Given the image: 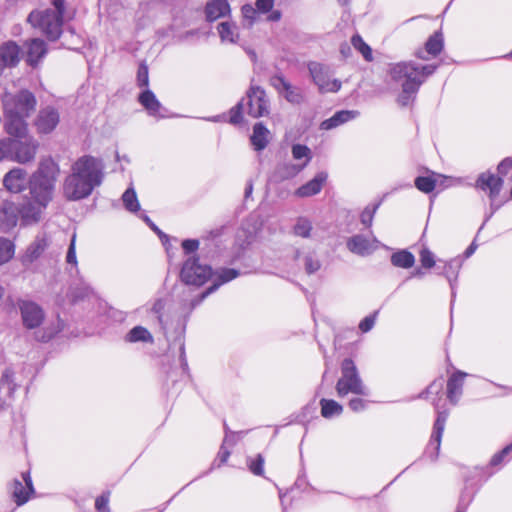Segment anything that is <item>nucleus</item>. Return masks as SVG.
<instances>
[{"instance_id":"nucleus-61","label":"nucleus","mask_w":512,"mask_h":512,"mask_svg":"<svg viewBox=\"0 0 512 512\" xmlns=\"http://www.w3.org/2000/svg\"><path fill=\"white\" fill-rule=\"evenodd\" d=\"M108 496L106 495H101L99 497L96 498V501H95V507L97 510L99 511H107L108 512Z\"/></svg>"},{"instance_id":"nucleus-21","label":"nucleus","mask_w":512,"mask_h":512,"mask_svg":"<svg viewBox=\"0 0 512 512\" xmlns=\"http://www.w3.org/2000/svg\"><path fill=\"white\" fill-rule=\"evenodd\" d=\"M21 48L14 41H7L0 46V57L7 68L15 67L20 61Z\"/></svg>"},{"instance_id":"nucleus-59","label":"nucleus","mask_w":512,"mask_h":512,"mask_svg":"<svg viewBox=\"0 0 512 512\" xmlns=\"http://www.w3.org/2000/svg\"><path fill=\"white\" fill-rule=\"evenodd\" d=\"M75 238H76V236L73 235L70 245H69V248H68V251H67V256H66V260L70 264L77 263L76 252H75Z\"/></svg>"},{"instance_id":"nucleus-5","label":"nucleus","mask_w":512,"mask_h":512,"mask_svg":"<svg viewBox=\"0 0 512 512\" xmlns=\"http://www.w3.org/2000/svg\"><path fill=\"white\" fill-rule=\"evenodd\" d=\"M336 392L339 397H344L349 393L368 396L369 390L364 385L357 367L350 358L343 360L341 364V377L336 383Z\"/></svg>"},{"instance_id":"nucleus-56","label":"nucleus","mask_w":512,"mask_h":512,"mask_svg":"<svg viewBox=\"0 0 512 512\" xmlns=\"http://www.w3.org/2000/svg\"><path fill=\"white\" fill-rule=\"evenodd\" d=\"M11 152V138L0 139V161Z\"/></svg>"},{"instance_id":"nucleus-25","label":"nucleus","mask_w":512,"mask_h":512,"mask_svg":"<svg viewBox=\"0 0 512 512\" xmlns=\"http://www.w3.org/2000/svg\"><path fill=\"white\" fill-rule=\"evenodd\" d=\"M466 375L467 374L464 372L457 371L453 373L447 381V398L452 404H456L462 394L464 378Z\"/></svg>"},{"instance_id":"nucleus-31","label":"nucleus","mask_w":512,"mask_h":512,"mask_svg":"<svg viewBox=\"0 0 512 512\" xmlns=\"http://www.w3.org/2000/svg\"><path fill=\"white\" fill-rule=\"evenodd\" d=\"M391 263L396 267L408 269L414 265L415 257L411 252L401 250L392 254Z\"/></svg>"},{"instance_id":"nucleus-30","label":"nucleus","mask_w":512,"mask_h":512,"mask_svg":"<svg viewBox=\"0 0 512 512\" xmlns=\"http://www.w3.org/2000/svg\"><path fill=\"white\" fill-rule=\"evenodd\" d=\"M356 111L342 110L336 112L331 118L324 120L321 123V129L330 130L333 129L356 116Z\"/></svg>"},{"instance_id":"nucleus-63","label":"nucleus","mask_w":512,"mask_h":512,"mask_svg":"<svg viewBox=\"0 0 512 512\" xmlns=\"http://www.w3.org/2000/svg\"><path fill=\"white\" fill-rule=\"evenodd\" d=\"M11 383H12V372L10 370H6L1 378V384L7 385L8 390H11Z\"/></svg>"},{"instance_id":"nucleus-53","label":"nucleus","mask_w":512,"mask_h":512,"mask_svg":"<svg viewBox=\"0 0 512 512\" xmlns=\"http://www.w3.org/2000/svg\"><path fill=\"white\" fill-rule=\"evenodd\" d=\"M242 14H243V17L245 19H248L251 21V23L256 19V15H257V8H254L252 5L250 4H245L244 6H242Z\"/></svg>"},{"instance_id":"nucleus-54","label":"nucleus","mask_w":512,"mask_h":512,"mask_svg":"<svg viewBox=\"0 0 512 512\" xmlns=\"http://www.w3.org/2000/svg\"><path fill=\"white\" fill-rule=\"evenodd\" d=\"M511 168H512V157H507L499 163L497 170L500 175L505 176L508 174V172Z\"/></svg>"},{"instance_id":"nucleus-45","label":"nucleus","mask_w":512,"mask_h":512,"mask_svg":"<svg viewBox=\"0 0 512 512\" xmlns=\"http://www.w3.org/2000/svg\"><path fill=\"white\" fill-rule=\"evenodd\" d=\"M380 203H376L374 205H369L365 207V209L362 211L360 215V221L361 223L366 227H371L373 223L374 215L379 208Z\"/></svg>"},{"instance_id":"nucleus-24","label":"nucleus","mask_w":512,"mask_h":512,"mask_svg":"<svg viewBox=\"0 0 512 512\" xmlns=\"http://www.w3.org/2000/svg\"><path fill=\"white\" fill-rule=\"evenodd\" d=\"M327 180L326 172H319L312 180L300 186L295 195L298 197H310L318 194Z\"/></svg>"},{"instance_id":"nucleus-18","label":"nucleus","mask_w":512,"mask_h":512,"mask_svg":"<svg viewBox=\"0 0 512 512\" xmlns=\"http://www.w3.org/2000/svg\"><path fill=\"white\" fill-rule=\"evenodd\" d=\"M19 218V206L12 201H3L0 207V223L3 229L9 230L14 228Z\"/></svg>"},{"instance_id":"nucleus-52","label":"nucleus","mask_w":512,"mask_h":512,"mask_svg":"<svg viewBox=\"0 0 512 512\" xmlns=\"http://www.w3.org/2000/svg\"><path fill=\"white\" fill-rule=\"evenodd\" d=\"M349 408L354 412L363 411L367 406V401L361 398H353L348 403Z\"/></svg>"},{"instance_id":"nucleus-37","label":"nucleus","mask_w":512,"mask_h":512,"mask_svg":"<svg viewBox=\"0 0 512 512\" xmlns=\"http://www.w3.org/2000/svg\"><path fill=\"white\" fill-rule=\"evenodd\" d=\"M14 255V244L0 237V265L7 263Z\"/></svg>"},{"instance_id":"nucleus-46","label":"nucleus","mask_w":512,"mask_h":512,"mask_svg":"<svg viewBox=\"0 0 512 512\" xmlns=\"http://www.w3.org/2000/svg\"><path fill=\"white\" fill-rule=\"evenodd\" d=\"M292 155L295 159L306 158L304 163H308L310 160V149L305 145L296 144L292 147Z\"/></svg>"},{"instance_id":"nucleus-58","label":"nucleus","mask_w":512,"mask_h":512,"mask_svg":"<svg viewBox=\"0 0 512 512\" xmlns=\"http://www.w3.org/2000/svg\"><path fill=\"white\" fill-rule=\"evenodd\" d=\"M274 0H256V8L259 12L267 13L273 8Z\"/></svg>"},{"instance_id":"nucleus-40","label":"nucleus","mask_w":512,"mask_h":512,"mask_svg":"<svg viewBox=\"0 0 512 512\" xmlns=\"http://www.w3.org/2000/svg\"><path fill=\"white\" fill-rule=\"evenodd\" d=\"M305 166L306 163L302 165L284 164L278 169V173L282 179H289L296 176Z\"/></svg>"},{"instance_id":"nucleus-42","label":"nucleus","mask_w":512,"mask_h":512,"mask_svg":"<svg viewBox=\"0 0 512 512\" xmlns=\"http://www.w3.org/2000/svg\"><path fill=\"white\" fill-rule=\"evenodd\" d=\"M415 186L421 192L430 193L436 187V180L432 177L420 176L415 179Z\"/></svg>"},{"instance_id":"nucleus-27","label":"nucleus","mask_w":512,"mask_h":512,"mask_svg":"<svg viewBox=\"0 0 512 512\" xmlns=\"http://www.w3.org/2000/svg\"><path fill=\"white\" fill-rule=\"evenodd\" d=\"M240 272L233 268H223L216 273V278L213 284L207 288L201 295V300L206 298L211 293L215 292L221 285L237 278Z\"/></svg>"},{"instance_id":"nucleus-3","label":"nucleus","mask_w":512,"mask_h":512,"mask_svg":"<svg viewBox=\"0 0 512 512\" xmlns=\"http://www.w3.org/2000/svg\"><path fill=\"white\" fill-rule=\"evenodd\" d=\"M53 9L43 11L34 10L27 18V21L41 31L51 41L57 40L62 33L64 22L65 0H52Z\"/></svg>"},{"instance_id":"nucleus-28","label":"nucleus","mask_w":512,"mask_h":512,"mask_svg":"<svg viewBox=\"0 0 512 512\" xmlns=\"http://www.w3.org/2000/svg\"><path fill=\"white\" fill-rule=\"evenodd\" d=\"M138 100L150 115L161 116L162 105L151 90L146 89L143 91L139 95Z\"/></svg>"},{"instance_id":"nucleus-49","label":"nucleus","mask_w":512,"mask_h":512,"mask_svg":"<svg viewBox=\"0 0 512 512\" xmlns=\"http://www.w3.org/2000/svg\"><path fill=\"white\" fill-rule=\"evenodd\" d=\"M264 458L261 454H258L255 460L249 461V469L255 475L263 474Z\"/></svg>"},{"instance_id":"nucleus-4","label":"nucleus","mask_w":512,"mask_h":512,"mask_svg":"<svg viewBox=\"0 0 512 512\" xmlns=\"http://www.w3.org/2000/svg\"><path fill=\"white\" fill-rule=\"evenodd\" d=\"M435 65L419 66L412 62H400L390 68L391 78L400 82L404 92H417L425 78L433 74Z\"/></svg>"},{"instance_id":"nucleus-10","label":"nucleus","mask_w":512,"mask_h":512,"mask_svg":"<svg viewBox=\"0 0 512 512\" xmlns=\"http://www.w3.org/2000/svg\"><path fill=\"white\" fill-rule=\"evenodd\" d=\"M17 306L20 310L23 326L27 329L39 327L45 318V313L40 305L29 300H18Z\"/></svg>"},{"instance_id":"nucleus-35","label":"nucleus","mask_w":512,"mask_h":512,"mask_svg":"<svg viewBox=\"0 0 512 512\" xmlns=\"http://www.w3.org/2000/svg\"><path fill=\"white\" fill-rule=\"evenodd\" d=\"M443 49V38L441 33L436 32L430 36L425 43V51L432 55L437 56Z\"/></svg>"},{"instance_id":"nucleus-11","label":"nucleus","mask_w":512,"mask_h":512,"mask_svg":"<svg viewBox=\"0 0 512 512\" xmlns=\"http://www.w3.org/2000/svg\"><path fill=\"white\" fill-rule=\"evenodd\" d=\"M269 82L289 103L299 105L304 102L305 95L302 89L292 85L282 74L272 76Z\"/></svg>"},{"instance_id":"nucleus-43","label":"nucleus","mask_w":512,"mask_h":512,"mask_svg":"<svg viewBox=\"0 0 512 512\" xmlns=\"http://www.w3.org/2000/svg\"><path fill=\"white\" fill-rule=\"evenodd\" d=\"M351 42L355 49H357L366 60L372 59L371 48L363 41L359 35H354Z\"/></svg>"},{"instance_id":"nucleus-8","label":"nucleus","mask_w":512,"mask_h":512,"mask_svg":"<svg viewBox=\"0 0 512 512\" xmlns=\"http://www.w3.org/2000/svg\"><path fill=\"white\" fill-rule=\"evenodd\" d=\"M212 275L209 266H203L198 263L195 257L189 258L182 267L180 277L188 285L200 286L204 284Z\"/></svg>"},{"instance_id":"nucleus-51","label":"nucleus","mask_w":512,"mask_h":512,"mask_svg":"<svg viewBox=\"0 0 512 512\" xmlns=\"http://www.w3.org/2000/svg\"><path fill=\"white\" fill-rule=\"evenodd\" d=\"M242 109H243V103L240 102L230 110V123L238 124L241 122Z\"/></svg>"},{"instance_id":"nucleus-48","label":"nucleus","mask_w":512,"mask_h":512,"mask_svg":"<svg viewBox=\"0 0 512 512\" xmlns=\"http://www.w3.org/2000/svg\"><path fill=\"white\" fill-rule=\"evenodd\" d=\"M137 83L140 87H147L149 84L148 67L143 63L138 68Z\"/></svg>"},{"instance_id":"nucleus-16","label":"nucleus","mask_w":512,"mask_h":512,"mask_svg":"<svg viewBox=\"0 0 512 512\" xmlns=\"http://www.w3.org/2000/svg\"><path fill=\"white\" fill-rule=\"evenodd\" d=\"M378 240H368L363 235H355L347 240V248L354 254L366 256L378 248Z\"/></svg>"},{"instance_id":"nucleus-20","label":"nucleus","mask_w":512,"mask_h":512,"mask_svg":"<svg viewBox=\"0 0 512 512\" xmlns=\"http://www.w3.org/2000/svg\"><path fill=\"white\" fill-rule=\"evenodd\" d=\"M26 45H27L26 62L30 66L35 67L47 53L46 43L42 39L34 38V39H31L30 41L26 42Z\"/></svg>"},{"instance_id":"nucleus-50","label":"nucleus","mask_w":512,"mask_h":512,"mask_svg":"<svg viewBox=\"0 0 512 512\" xmlns=\"http://www.w3.org/2000/svg\"><path fill=\"white\" fill-rule=\"evenodd\" d=\"M57 332H58L57 330L47 327L41 331L36 332L35 338H36V340H38L40 342H48L49 340H51L54 337V335Z\"/></svg>"},{"instance_id":"nucleus-1","label":"nucleus","mask_w":512,"mask_h":512,"mask_svg":"<svg viewBox=\"0 0 512 512\" xmlns=\"http://www.w3.org/2000/svg\"><path fill=\"white\" fill-rule=\"evenodd\" d=\"M102 162L90 155L78 158L71 166V173L62 185L63 196L68 201H78L88 197L99 186L103 178Z\"/></svg>"},{"instance_id":"nucleus-2","label":"nucleus","mask_w":512,"mask_h":512,"mask_svg":"<svg viewBox=\"0 0 512 512\" xmlns=\"http://www.w3.org/2000/svg\"><path fill=\"white\" fill-rule=\"evenodd\" d=\"M59 173V165L51 157L42 158L29 180L30 197L48 206L53 199Z\"/></svg>"},{"instance_id":"nucleus-62","label":"nucleus","mask_w":512,"mask_h":512,"mask_svg":"<svg viewBox=\"0 0 512 512\" xmlns=\"http://www.w3.org/2000/svg\"><path fill=\"white\" fill-rule=\"evenodd\" d=\"M415 92H404L402 90V93L399 95L397 101L401 106H407L411 100V95Z\"/></svg>"},{"instance_id":"nucleus-15","label":"nucleus","mask_w":512,"mask_h":512,"mask_svg":"<svg viewBox=\"0 0 512 512\" xmlns=\"http://www.w3.org/2000/svg\"><path fill=\"white\" fill-rule=\"evenodd\" d=\"M27 118L19 115H6L4 124L6 133L13 137L12 139H23L29 136Z\"/></svg>"},{"instance_id":"nucleus-32","label":"nucleus","mask_w":512,"mask_h":512,"mask_svg":"<svg viewBox=\"0 0 512 512\" xmlns=\"http://www.w3.org/2000/svg\"><path fill=\"white\" fill-rule=\"evenodd\" d=\"M446 419H447L446 413L438 412V416L434 423L433 433L431 435V440H430V444H433V443L436 444L435 449L437 452L439 451V448H440L441 438H442V434L444 431Z\"/></svg>"},{"instance_id":"nucleus-13","label":"nucleus","mask_w":512,"mask_h":512,"mask_svg":"<svg viewBox=\"0 0 512 512\" xmlns=\"http://www.w3.org/2000/svg\"><path fill=\"white\" fill-rule=\"evenodd\" d=\"M47 205L41 202L35 201V199L26 198L19 205L20 220L23 225H33L38 223Z\"/></svg>"},{"instance_id":"nucleus-22","label":"nucleus","mask_w":512,"mask_h":512,"mask_svg":"<svg viewBox=\"0 0 512 512\" xmlns=\"http://www.w3.org/2000/svg\"><path fill=\"white\" fill-rule=\"evenodd\" d=\"M205 18L208 22H214L230 13V5L227 0H209L205 6Z\"/></svg>"},{"instance_id":"nucleus-9","label":"nucleus","mask_w":512,"mask_h":512,"mask_svg":"<svg viewBox=\"0 0 512 512\" xmlns=\"http://www.w3.org/2000/svg\"><path fill=\"white\" fill-rule=\"evenodd\" d=\"M39 143L32 136L23 139H11V152L13 159L19 163L25 164L35 159Z\"/></svg>"},{"instance_id":"nucleus-41","label":"nucleus","mask_w":512,"mask_h":512,"mask_svg":"<svg viewBox=\"0 0 512 512\" xmlns=\"http://www.w3.org/2000/svg\"><path fill=\"white\" fill-rule=\"evenodd\" d=\"M312 230V224L311 222L303 217L298 218L295 226H294V233L297 236L308 238L310 236V232Z\"/></svg>"},{"instance_id":"nucleus-12","label":"nucleus","mask_w":512,"mask_h":512,"mask_svg":"<svg viewBox=\"0 0 512 512\" xmlns=\"http://www.w3.org/2000/svg\"><path fill=\"white\" fill-rule=\"evenodd\" d=\"M248 114L259 118L268 114V100L265 91L259 86H252L247 92Z\"/></svg>"},{"instance_id":"nucleus-38","label":"nucleus","mask_w":512,"mask_h":512,"mask_svg":"<svg viewBox=\"0 0 512 512\" xmlns=\"http://www.w3.org/2000/svg\"><path fill=\"white\" fill-rule=\"evenodd\" d=\"M124 206L130 212H137L140 205L137 200L136 193L133 188H128L122 195Z\"/></svg>"},{"instance_id":"nucleus-17","label":"nucleus","mask_w":512,"mask_h":512,"mask_svg":"<svg viewBox=\"0 0 512 512\" xmlns=\"http://www.w3.org/2000/svg\"><path fill=\"white\" fill-rule=\"evenodd\" d=\"M502 186L503 179L490 172L481 173L476 181L477 188L483 191H489V197L491 200H494L499 195Z\"/></svg>"},{"instance_id":"nucleus-33","label":"nucleus","mask_w":512,"mask_h":512,"mask_svg":"<svg viewBox=\"0 0 512 512\" xmlns=\"http://www.w3.org/2000/svg\"><path fill=\"white\" fill-rule=\"evenodd\" d=\"M219 36L223 42L235 43L238 38L236 26L230 22H221L217 27Z\"/></svg>"},{"instance_id":"nucleus-26","label":"nucleus","mask_w":512,"mask_h":512,"mask_svg":"<svg viewBox=\"0 0 512 512\" xmlns=\"http://www.w3.org/2000/svg\"><path fill=\"white\" fill-rule=\"evenodd\" d=\"M26 172L21 168L10 170L4 177V186L11 192L18 193L25 186Z\"/></svg>"},{"instance_id":"nucleus-23","label":"nucleus","mask_w":512,"mask_h":512,"mask_svg":"<svg viewBox=\"0 0 512 512\" xmlns=\"http://www.w3.org/2000/svg\"><path fill=\"white\" fill-rule=\"evenodd\" d=\"M48 242L45 236H37L35 240L28 246L22 257V264L28 266L37 260L45 251Z\"/></svg>"},{"instance_id":"nucleus-64","label":"nucleus","mask_w":512,"mask_h":512,"mask_svg":"<svg viewBox=\"0 0 512 512\" xmlns=\"http://www.w3.org/2000/svg\"><path fill=\"white\" fill-rule=\"evenodd\" d=\"M229 455H230V452L228 450L224 449V447H221V450L218 454L220 462L225 463L227 461Z\"/></svg>"},{"instance_id":"nucleus-47","label":"nucleus","mask_w":512,"mask_h":512,"mask_svg":"<svg viewBox=\"0 0 512 512\" xmlns=\"http://www.w3.org/2000/svg\"><path fill=\"white\" fill-rule=\"evenodd\" d=\"M420 261L424 268H432L435 265L434 254L427 248L420 251Z\"/></svg>"},{"instance_id":"nucleus-57","label":"nucleus","mask_w":512,"mask_h":512,"mask_svg":"<svg viewBox=\"0 0 512 512\" xmlns=\"http://www.w3.org/2000/svg\"><path fill=\"white\" fill-rule=\"evenodd\" d=\"M375 323V315L365 317L359 324V329L366 333L372 329Z\"/></svg>"},{"instance_id":"nucleus-60","label":"nucleus","mask_w":512,"mask_h":512,"mask_svg":"<svg viewBox=\"0 0 512 512\" xmlns=\"http://www.w3.org/2000/svg\"><path fill=\"white\" fill-rule=\"evenodd\" d=\"M182 247L186 253H192L199 247V241L194 239H187L182 242Z\"/></svg>"},{"instance_id":"nucleus-14","label":"nucleus","mask_w":512,"mask_h":512,"mask_svg":"<svg viewBox=\"0 0 512 512\" xmlns=\"http://www.w3.org/2000/svg\"><path fill=\"white\" fill-rule=\"evenodd\" d=\"M59 121L58 110L52 106H47L38 112L34 120V126L39 134H50L55 130Z\"/></svg>"},{"instance_id":"nucleus-44","label":"nucleus","mask_w":512,"mask_h":512,"mask_svg":"<svg viewBox=\"0 0 512 512\" xmlns=\"http://www.w3.org/2000/svg\"><path fill=\"white\" fill-rule=\"evenodd\" d=\"M321 267V263L319 259L316 257L315 253H308L304 257V268L307 274H313L317 272Z\"/></svg>"},{"instance_id":"nucleus-34","label":"nucleus","mask_w":512,"mask_h":512,"mask_svg":"<svg viewBox=\"0 0 512 512\" xmlns=\"http://www.w3.org/2000/svg\"><path fill=\"white\" fill-rule=\"evenodd\" d=\"M321 414L325 418H331L334 415H340L343 407L335 400L321 399Z\"/></svg>"},{"instance_id":"nucleus-55","label":"nucleus","mask_w":512,"mask_h":512,"mask_svg":"<svg viewBox=\"0 0 512 512\" xmlns=\"http://www.w3.org/2000/svg\"><path fill=\"white\" fill-rule=\"evenodd\" d=\"M512 450V443L510 445H507L502 451L495 454L491 459V465L496 466L500 464L504 458L510 451Z\"/></svg>"},{"instance_id":"nucleus-39","label":"nucleus","mask_w":512,"mask_h":512,"mask_svg":"<svg viewBox=\"0 0 512 512\" xmlns=\"http://www.w3.org/2000/svg\"><path fill=\"white\" fill-rule=\"evenodd\" d=\"M460 267L461 262L458 259H452L445 262L443 274L450 283H452L453 280H456Z\"/></svg>"},{"instance_id":"nucleus-7","label":"nucleus","mask_w":512,"mask_h":512,"mask_svg":"<svg viewBox=\"0 0 512 512\" xmlns=\"http://www.w3.org/2000/svg\"><path fill=\"white\" fill-rule=\"evenodd\" d=\"M308 70L320 92H337L340 90L341 82L337 79L330 80V68L328 66L311 61L308 63Z\"/></svg>"},{"instance_id":"nucleus-19","label":"nucleus","mask_w":512,"mask_h":512,"mask_svg":"<svg viewBox=\"0 0 512 512\" xmlns=\"http://www.w3.org/2000/svg\"><path fill=\"white\" fill-rule=\"evenodd\" d=\"M22 478L23 481L25 482L27 490L23 486L22 482L18 479H15L12 484V496L18 506L26 503L29 499V493L34 492L29 472L23 473Z\"/></svg>"},{"instance_id":"nucleus-36","label":"nucleus","mask_w":512,"mask_h":512,"mask_svg":"<svg viewBox=\"0 0 512 512\" xmlns=\"http://www.w3.org/2000/svg\"><path fill=\"white\" fill-rule=\"evenodd\" d=\"M127 341L129 342H138V341H152V336L150 332L142 327V326H136L130 332L127 334Z\"/></svg>"},{"instance_id":"nucleus-29","label":"nucleus","mask_w":512,"mask_h":512,"mask_svg":"<svg viewBox=\"0 0 512 512\" xmlns=\"http://www.w3.org/2000/svg\"><path fill=\"white\" fill-rule=\"evenodd\" d=\"M269 133V130L263 125V123L258 122L254 125L253 134L251 136V143L255 150L261 151L266 148L269 142Z\"/></svg>"},{"instance_id":"nucleus-6","label":"nucleus","mask_w":512,"mask_h":512,"mask_svg":"<svg viewBox=\"0 0 512 512\" xmlns=\"http://www.w3.org/2000/svg\"><path fill=\"white\" fill-rule=\"evenodd\" d=\"M1 100L5 115L30 117L37 106L35 95L27 89H21L16 93L5 92Z\"/></svg>"}]
</instances>
